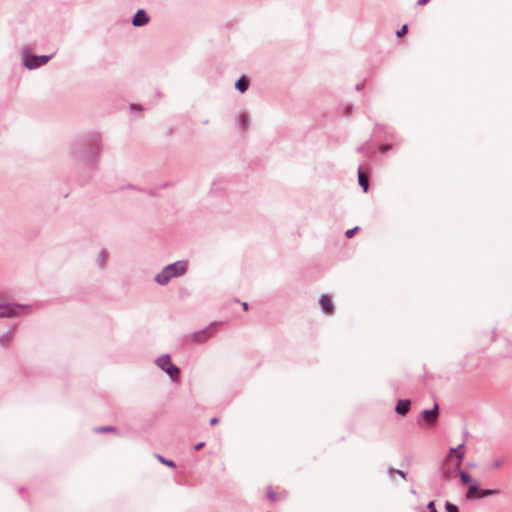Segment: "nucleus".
<instances>
[{
	"instance_id": "33",
	"label": "nucleus",
	"mask_w": 512,
	"mask_h": 512,
	"mask_svg": "<svg viewBox=\"0 0 512 512\" xmlns=\"http://www.w3.org/2000/svg\"><path fill=\"white\" fill-rule=\"evenodd\" d=\"M429 1H430V0H418V1H417V4H418V5H425V4H427Z\"/></svg>"
},
{
	"instance_id": "37",
	"label": "nucleus",
	"mask_w": 512,
	"mask_h": 512,
	"mask_svg": "<svg viewBox=\"0 0 512 512\" xmlns=\"http://www.w3.org/2000/svg\"><path fill=\"white\" fill-rule=\"evenodd\" d=\"M492 341H495V330H493V337H492Z\"/></svg>"
},
{
	"instance_id": "11",
	"label": "nucleus",
	"mask_w": 512,
	"mask_h": 512,
	"mask_svg": "<svg viewBox=\"0 0 512 512\" xmlns=\"http://www.w3.org/2000/svg\"><path fill=\"white\" fill-rule=\"evenodd\" d=\"M411 401L409 399H400L395 407V411L400 416H405L410 409Z\"/></svg>"
},
{
	"instance_id": "3",
	"label": "nucleus",
	"mask_w": 512,
	"mask_h": 512,
	"mask_svg": "<svg viewBox=\"0 0 512 512\" xmlns=\"http://www.w3.org/2000/svg\"><path fill=\"white\" fill-rule=\"evenodd\" d=\"M22 65L27 70H35L48 63L52 57L51 55H34L29 52L28 49H23L21 52Z\"/></svg>"
},
{
	"instance_id": "12",
	"label": "nucleus",
	"mask_w": 512,
	"mask_h": 512,
	"mask_svg": "<svg viewBox=\"0 0 512 512\" xmlns=\"http://www.w3.org/2000/svg\"><path fill=\"white\" fill-rule=\"evenodd\" d=\"M237 125L241 131H247L250 125L249 115L245 112L240 113L237 117Z\"/></svg>"
},
{
	"instance_id": "9",
	"label": "nucleus",
	"mask_w": 512,
	"mask_h": 512,
	"mask_svg": "<svg viewBox=\"0 0 512 512\" xmlns=\"http://www.w3.org/2000/svg\"><path fill=\"white\" fill-rule=\"evenodd\" d=\"M453 454H456L457 458L455 469H459L465 456L464 443L459 444L457 447L450 448L447 458H450Z\"/></svg>"
},
{
	"instance_id": "5",
	"label": "nucleus",
	"mask_w": 512,
	"mask_h": 512,
	"mask_svg": "<svg viewBox=\"0 0 512 512\" xmlns=\"http://www.w3.org/2000/svg\"><path fill=\"white\" fill-rule=\"evenodd\" d=\"M30 310V306L20 304H0V318H16Z\"/></svg>"
},
{
	"instance_id": "29",
	"label": "nucleus",
	"mask_w": 512,
	"mask_h": 512,
	"mask_svg": "<svg viewBox=\"0 0 512 512\" xmlns=\"http://www.w3.org/2000/svg\"><path fill=\"white\" fill-rule=\"evenodd\" d=\"M391 148H392V145H391V144H382V145L379 147V150H380L382 153H386V152H388Z\"/></svg>"
},
{
	"instance_id": "24",
	"label": "nucleus",
	"mask_w": 512,
	"mask_h": 512,
	"mask_svg": "<svg viewBox=\"0 0 512 512\" xmlns=\"http://www.w3.org/2000/svg\"><path fill=\"white\" fill-rule=\"evenodd\" d=\"M505 461V458H497L491 462V468L499 469L504 465Z\"/></svg>"
},
{
	"instance_id": "20",
	"label": "nucleus",
	"mask_w": 512,
	"mask_h": 512,
	"mask_svg": "<svg viewBox=\"0 0 512 512\" xmlns=\"http://www.w3.org/2000/svg\"><path fill=\"white\" fill-rule=\"evenodd\" d=\"M387 473H388V475L390 476V478H392L393 474H397V475H399L402 479H404V480H406V479H407L406 473H405V472H403L402 470H398V469H395V468H388Z\"/></svg>"
},
{
	"instance_id": "30",
	"label": "nucleus",
	"mask_w": 512,
	"mask_h": 512,
	"mask_svg": "<svg viewBox=\"0 0 512 512\" xmlns=\"http://www.w3.org/2000/svg\"><path fill=\"white\" fill-rule=\"evenodd\" d=\"M407 28H408L407 25H403L402 28L397 31V33H396L397 36L398 37L404 36L406 34V32H407Z\"/></svg>"
},
{
	"instance_id": "2",
	"label": "nucleus",
	"mask_w": 512,
	"mask_h": 512,
	"mask_svg": "<svg viewBox=\"0 0 512 512\" xmlns=\"http://www.w3.org/2000/svg\"><path fill=\"white\" fill-rule=\"evenodd\" d=\"M188 269V262L186 260H178L174 263L168 264L162 268L154 277V281L161 285H167L172 279L183 276Z\"/></svg>"
},
{
	"instance_id": "4",
	"label": "nucleus",
	"mask_w": 512,
	"mask_h": 512,
	"mask_svg": "<svg viewBox=\"0 0 512 512\" xmlns=\"http://www.w3.org/2000/svg\"><path fill=\"white\" fill-rule=\"evenodd\" d=\"M156 365L166 372L172 381H178L180 369L171 362L169 354L159 356L155 360Z\"/></svg>"
},
{
	"instance_id": "16",
	"label": "nucleus",
	"mask_w": 512,
	"mask_h": 512,
	"mask_svg": "<svg viewBox=\"0 0 512 512\" xmlns=\"http://www.w3.org/2000/svg\"><path fill=\"white\" fill-rule=\"evenodd\" d=\"M358 182L363 191L366 193L369 188V180L368 177L362 172L361 168L358 169Z\"/></svg>"
},
{
	"instance_id": "31",
	"label": "nucleus",
	"mask_w": 512,
	"mask_h": 512,
	"mask_svg": "<svg viewBox=\"0 0 512 512\" xmlns=\"http://www.w3.org/2000/svg\"><path fill=\"white\" fill-rule=\"evenodd\" d=\"M131 110H133V111H134V110H135V111H141V110H142V108H141L140 106H138V105L132 104V105H131Z\"/></svg>"
},
{
	"instance_id": "26",
	"label": "nucleus",
	"mask_w": 512,
	"mask_h": 512,
	"mask_svg": "<svg viewBox=\"0 0 512 512\" xmlns=\"http://www.w3.org/2000/svg\"><path fill=\"white\" fill-rule=\"evenodd\" d=\"M222 184H225V181L222 180V179L214 181L213 184H212V189H211L212 192H215V191L221 189L222 188Z\"/></svg>"
},
{
	"instance_id": "21",
	"label": "nucleus",
	"mask_w": 512,
	"mask_h": 512,
	"mask_svg": "<svg viewBox=\"0 0 512 512\" xmlns=\"http://www.w3.org/2000/svg\"><path fill=\"white\" fill-rule=\"evenodd\" d=\"M106 259H107V254H106L105 250L99 251L98 256H97V263L100 267H104V265L106 263Z\"/></svg>"
},
{
	"instance_id": "27",
	"label": "nucleus",
	"mask_w": 512,
	"mask_h": 512,
	"mask_svg": "<svg viewBox=\"0 0 512 512\" xmlns=\"http://www.w3.org/2000/svg\"><path fill=\"white\" fill-rule=\"evenodd\" d=\"M445 507L447 512H459L458 507L450 502H446Z\"/></svg>"
},
{
	"instance_id": "14",
	"label": "nucleus",
	"mask_w": 512,
	"mask_h": 512,
	"mask_svg": "<svg viewBox=\"0 0 512 512\" xmlns=\"http://www.w3.org/2000/svg\"><path fill=\"white\" fill-rule=\"evenodd\" d=\"M249 79L245 76L240 77L235 83V89L240 93H245L249 88Z\"/></svg>"
},
{
	"instance_id": "13",
	"label": "nucleus",
	"mask_w": 512,
	"mask_h": 512,
	"mask_svg": "<svg viewBox=\"0 0 512 512\" xmlns=\"http://www.w3.org/2000/svg\"><path fill=\"white\" fill-rule=\"evenodd\" d=\"M287 495L288 494L286 491L276 493L271 486L267 487V497L272 502H275L277 500H284L287 498Z\"/></svg>"
},
{
	"instance_id": "36",
	"label": "nucleus",
	"mask_w": 512,
	"mask_h": 512,
	"mask_svg": "<svg viewBox=\"0 0 512 512\" xmlns=\"http://www.w3.org/2000/svg\"><path fill=\"white\" fill-rule=\"evenodd\" d=\"M242 307L244 310H248V303L247 302L242 303Z\"/></svg>"
},
{
	"instance_id": "17",
	"label": "nucleus",
	"mask_w": 512,
	"mask_h": 512,
	"mask_svg": "<svg viewBox=\"0 0 512 512\" xmlns=\"http://www.w3.org/2000/svg\"><path fill=\"white\" fill-rule=\"evenodd\" d=\"M500 493L499 490L497 489H481L479 491V498H485V497H488V496H495V495H498Z\"/></svg>"
},
{
	"instance_id": "22",
	"label": "nucleus",
	"mask_w": 512,
	"mask_h": 512,
	"mask_svg": "<svg viewBox=\"0 0 512 512\" xmlns=\"http://www.w3.org/2000/svg\"><path fill=\"white\" fill-rule=\"evenodd\" d=\"M96 433H107V432H116V428L114 426H100L94 428Z\"/></svg>"
},
{
	"instance_id": "15",
	"label": "nucleus",
	"mask_w": 512,
	"mask_h": 512,
	"mask_svg": "<svg viewBox=\"0 0 512 512\" xmlns=\"http://www.w3.org/2000/svg\"><path fill=\"white\" fill-rule=\"evenodd\" d=\"M14 330L15 328L12 327L9 331L5 332L4 334H2L0 336V346L1 347H8L12 338H13V334H14Z\"/></svg>"
},
{
	"instance_id": "25",
	"label": "nucleus",
	"mask_w": 512,
	"mask_h": 512,
	"mask_svg": "<svg viewBox=\"0 0 512 512\" xmlns=\"http://www.w3.org/2000/svg\"><path fill=\"white\" fill-rule=\"evenodd\" d=\"M453 473H454L453 469H450V468H447V467H443V469H442V476L446 480L450 479L453 476Z\"/></svg>"
},
{
	"instance_id": "1",
	"label": "nucleus",
	"mask_w": 512,
	"mask_h": 512,
	"mask_svg": "<svg viewBox=\"0 0 512 512\" xmlns=\"http://www.w3.org/2000/svg\"><path fill=\"white\" fill-rule=\"evenodd\" d=\"M101 152L99 137L91 135L81 139L75 146L76 155L87 164H94Z\"/></svg>"
},
{
	"instance_id": "8",
	"label": "nucleus",
	"mask_w": 512,
	"mask_h": 512,
	"mask_svg": "<svg viewBox=\"0 0 512 512\" xmlns=\"http://www.w3.org/2000/svg\"><path fill=\"white\" fill-rule=\"evenodd\" d=\"M150 20V17L144 9H138L132 17V25L135 27H142L146 25Z\"/></svg>"
},
{
	"instance_id": "23",
	"label": "nucleus",
	"mask_w": 512,
	"mask_h": 512,
	"mask_svg": "<svg viewBox=\"0 0 512 512\" xmlns=\"http://www.w3.org/2000/svg\"><path fill=\"white\" fill-rule=\"evenodd\" d=\"M157 459L164 465L168 466V467H171V468H175L176 467V464L174 463V461L170 460V459H166L164 458L163 456L161 455H157Z\"/></svg>"
},
{
	"instance_id": "18",
	"label": "nucleus",
	"mask_w": 512,
	"mask_h": 512,
	"mask_svg": "<svg viewBox=\"0 0 512 512\" xmlns=\"http://www.w3.org/2000/svg\"><path fill=\"white\" fill-rule=\"evenodd\" d=\"M454 470L458 471L460 480L463 484H468L471 481V477L466 471L460 470V468L459 469L454 468Z\"/></svg>"
},
{
	"instance_id": "35",
	"label": "nucleus",
	"mask_w": 512,
	"mask_h": 512,
	"mask_svg": "<svg viewBox=\"0 0 512 512\" xmlns=\"http://www.w3.org/2000/svg\"><path fill=\"white\" fill-rule=\"evenodd\" d=\"M217 423H218V418H216V417L211 418V420H210V424H211V425H215V424H217Z\"/></svg>"
},
{
	"instance_id": "10",
	"label": "nucleus",
	"mask_w": 512,
	"mask_h": 512,
	"mask_svg": "<svg viewBox=\"0 0 512 512\" xmlns=\"http://www.w3.org/2000/svg\"><path fill=\"white\" fill-rule=\"evenodd\" d=\"M319 305L325 314L332 315L334 313V305L328 295L324 294L320 297Z\"/></svg>"
},
{
	"instance_id": "28",
	"label": "nucleus",
	"mask_w": 512,
	"mask_h": 512,
	"mask_svg": "<svg viewBox=\"0 0 512 512\" xmlns=\"http://www.w3.org/2000/svg\"><path fill=\"white\" fill-rule=\"evenodd\" d=\"M358 230H359V227H358V226H356V227H354V228H352V229H348V230L345 232V236H346L347 238H351V237H352V236H353V235H354Z\"/></svg>"
},
{
	"instance_id": "7",
	"label": "nucleus",
	"mask_w": 512,
	"mask_h": 512,
	"mask_svg": "<svg viewBox=\"0 0 512 512\" xmlns=\"http://www.w3.org/2000/svg\"><path fill=\"white\" fill-rule=\"evenodd\" d=\"M421 415H422V418H423V420H424V422L426 424L434 425L436 423V421H437L438 416H439L438 404L435 403L433 408L423 410Z\"/></svg>"
},
{
	"instance_id": "34",
	"label": "nucleus",
	"mask_w": 512,
	"mask_h": 512,
	"mask_svg": "<svg viewBox=\"0 0 512 512\" xmlns=\"http://www.w3.org/2000/svg\"><path fill=\"white\" fill-rule=\"evenodd\" d=\"M364 88V83H359L356 85V90L360 91Z\"/></svg>"
},
{
	"instance_id": "19",
	"label": "nucleus",
	"mask_w": 512,
	"mask_h": 512,
	"mask_svg": "<svg viewBox=\"0 0 512 512\" xmlns=\"http://www.w3.org/2000/svg\"><path fill=\"white\" fill-rule=\"evenodd\" d=\"M478 491H480V489H479V485H478V484L470 485V486L468 487V490H467V493H466V498H467V499H471V498H473V497H474V494H475L476 492H478Z\"/></svg>"
},
{
	"instance_id": "6",
	"label": "nucleus",
	"mask_w": 512,
	"mask_h": 512,
	"mask_svg": "<svg viewBox=\"0 0 512 512\" xmlns=\"http://www.w3.org/2000/svg\"><path fill=\"white\" fill-rule=\"evenodd\" d=\"M217 330V323L212 322L205 328L195 331L190 335V341L195 344H202L211 338Z\"/></svg>"
},
{
	"instance_id": "32",
	"label": "nucleus",
	"mask_w": 512,
	"mask_h": 512,
	"mask_svg": "<svg viewBox=\"0 0 512 512\" xmlns=\"http://www.w3.org/2000/svg\"><path fill=\"white\" fill-rule=\"evenodd\" d=\"M203 446H204V442H199V443H197V444L195 445V450H197V451H198V450L202 449V448H203Z\"/></svg>"
}]
</instances>
